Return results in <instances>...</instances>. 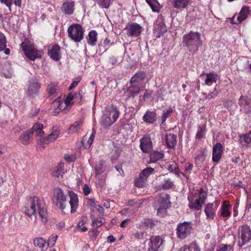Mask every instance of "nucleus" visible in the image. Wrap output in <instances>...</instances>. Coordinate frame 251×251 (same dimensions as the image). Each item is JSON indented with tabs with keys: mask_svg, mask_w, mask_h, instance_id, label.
Here are the masks:
<instances>
[{
	"mask_svg": "<svg viewBox=\"0 0 251 251\" xmlns=\"http://www.w3.org/2000/svg\"><path fill=\"white\" fill-rule=\"evenodd\" d=\"M104 223V220L101 217H99L96 219L92 220V226L95 227L100 226Z\"/></svg>",
	"mask_w": 251,
	"mask_h": 251,
	"instance_id": "3c124183",
	"label": "nucleus"
},
{
	"mask_svg": "<svg viewBox=\"0 0 251 251\" xmlns=\"http://www.w3.org/2000/svg\"><path fill=\"white\" fill-rule=\"evenodd\" d=\"M251 11L249 7L247 6H243L240 13L237 15H235L231 20V23L233 24L238 25L241 23L245 19H246Z\"/></svg>",
	"mask_w": 251,
	"mask_h": 251,
	"instance_id": "4468645a",
	"label": "nucleus"
},
{
	"mask_svg": "<svg viewBox=\"0 0 251 251\" xmlns=\"http://www.w3.org/2000/svg\"><path fill=\"white\" fill-rule=\"evenodd\" d=\"M168 170L172 173L178 175L179 174V169L176 164H172L168 165Z\"/></svg>",
	"mask_w": 251,
	"mask_h": 251,
	"instance_id": "13d9d810",
	"label": "nucleus"
},
{
	"mask_svg": "<svg viewBox=\"0 0 251 251\" xmlns=\"http://www.w3.org/2000/svg\"><path fill=\"white\" fill-rule=\"evenodd\" d=\"M6 39L4 35L0 32V51L4 50L6 47Z\"/></svg>",
	"mask_w": 251,
	"mask_h": 251,
	"instance_id": "603ef678",
	"label": "nucleus"
},
{
	"mask_svg": "<svg viewBox=\"0 0 251 251\" xmlns=\"http://www.w3.org/2000/svg\"><path fill=\"white\" fill-rule=\"evenodd\" d=\"M163 243V240L159 236L151 237L148 247V251H159Z\"/></svg>",
	"mask_w": 251,
	"mask_h": 251,
	"instance_id": "2eb2a0df",
	"label": "nucleus"
},
{
	"mask_svg": "<svg viewBox=\"0 0 251 251\" xmlns=\"http://www.w3.org/2000/svg\"><path fill=\"white\" fill-rule=\"evenodd\" d=\"M206 129V126L205 125H203L201 126H200L199 127V129L198 131L196 137L197 139H201L202 138L205 132Z\"/></svg>",
	"mask_w": 251,
	"mask_h": 251,
	"instance_id": "5fc2aeb1",
	"label": "nucleus"
},
{
	"mask_svg": "<svg viewBox=\"0 0 251 251\" xmlns=\"http://www.w3.org/2000/svg\"><path fill=\"white\" fill-rule=\"evenodd\" d=\"M183 42L189 52L195 53L198 51L199 47L202 45L201 34L198 32H190L183 36Z\"/></svg>",
	"mask_w": 251,
	"mask_h": 251,
	"instance_id": "f257e3e1",
	"label": "nucleus"
},
{
	"mask_svg": "<svg viewBox=\"0 0 251 251\" xmlns=\"http://www.w3.org/2000/svg\"><path fill=\"white\" fill-rule=\"evenodd\" d=\"M32 132L27 130L23 132L20 137V142L24 145L28 144L32 140Z\"/></svg>",
	"mask_w": 251,
	"mask_h": 251,
	"instance_id": "c85d7f7f",
	"label": "nucleus"
},
{
	"mask_svg": "<svg viewBox=\"0 0 251 251\" xmlns=\"http://www.w3.org/2000/svg\"><path fill=\"white\" fill-rule=\"evenodd\" d=\"M190 0H175L173 2V6L177 9H181L186 7Z\"/></svg>",
	"mask_w": 251,
	"mask_h": 251,
	"instance_id": "4c0bfd02",
	"label": "nucleus"
},
{
	"mask_svg": "<svg viewBox=\"0 0 251 251\" xmlns=\"http://www.w3.org/2000/svg\"><path fill=\"white\" fill-rule=\"evenodd\" d=\"M125 30L128 37L137 38L140 35L143 28L136 23H132L127 24Z\"/></svg>",
	"mask_w": 251,
	"mask_h": 251,
	"instance_id": "9d476101",
	"label": "nucleus"
},
{
	"mask_svg": "<svg viewBox=\"0 0 251 251\" xmlns=\"http://www.w3.org/2000/svg\"><path fill=\"white\" fill-rule=\"evenodd\" d=\"M101 8H108L111 4V0H93Z\"/></svg>",
	"mask_w": 251,
	"mask_h": 251,
	"instance_id": "c03bdc74",
	"label": "nucleus"
},
{
	"mask_svg": "<svg viewBox=\"0 0 251 251\" xmlns=\"http://www.w3.org/2000/svg\"><path fill=\"white\" fill-rule=\"evenodd\" d=\"M60 133V129L57 127L54 126L52 128L51 133L49 134L46 138H40L38 141V144L41 145L43 148H44L45 147L43 146V145L54 142L59 137Z\"/></svg>",
	"mask_w": 251,
	"mask_h": 251,
	"instance_id": "ddd939ff",
	"label": "nucleus"
},
{
	"mask_svg": "<svg viewBox=\"0 0 251 251\" xmlns=\"http://www.w3.org/2000/svg\"><path fill=\"white\" fill-rule=\"evenodd\" d=\"M233 247L230 245L222 244L216 251H232Z\"/></svg>",
	"mask_w": 251,
	"mask_h": 251,
	"instance_id": "6e6d98bb",
	"label": "nucleus"
},
{
	"mask_svg": "<svg viewBox=\"0 0 251 251\" xmlns=\"http://www.w3.org/2000/svg\"><path fill=\"white\" fill-rule=\"evenodd\" d=\"M48 92L50 96H54L57 93V86L55 83H50L48 86Z\"/></svg>",
	"mask_w": 251,
	"mask_h": 251,
	"instance_id": "49530a36",
	"label": "nucleus"
},
{
	"mask_svg": "<svg viewBox=\"0 0 251 251\" xmlns=\"http://www.w3.org/2000/svg\"><path fill=\"white\" fill-rule=\"evenodd\" d=\"M146 77V73L143 71H140L136 73L130 79L129 82L133 83L139 82L143 81Z\"/></svg>",
	"mask_w": 251,
	"mask_h": 251,
	"instance_id": "7c9ffc66",
	"label": "nucleus"
},
{
	"mask_svg": "<svg viewBox=\"0 0 251 251\" xmlns=\"http://www.w3.org/2000/svg\"><path fill=\"white\" fill-rule=\"evenodd\" d=\"M43 125L40 123L35 124L32 128L30 130L32 132V134H35L36 136L42 137L44 134V131H43Z\"/></svg>",
	"mask_w": 251,
	"mask_h": 251,
	"instance_id": "cd10ccee",
	"label": "nucleus"
},
{
	"mask_svg": "<svg viewBox=\"0 0 251 251\" xmlns=\"http://www.w3.org/2000/svg\"><path fill=\"white\" fill-rule=\"evenodd\" d=\"M146 180H147L144 178L140 177V176H139V178H137L135 180V185L138 187H144L145 186V182Z\"/></svg>",
	"mask_w": 251,
	"mask_h": 251,
	"instance_id": "864d4df0",
	"label": "nucleus"
},
{
	"mask_svg": "<svg viewBox=\"0 0 251 251\" xmlns=\"http://www.w3.org/2000/svg\"><path fill=\"white\" fill-rule=\"evenodd\" d=\"M174 185V182L170 179L168 178L165 180L162 185V187L164 189H170Z\"/></svg>",
	"mask_w": 251,
	"mask_h": 251,
	"instance_id": "8fccbe9b",
	"label": "nucleus"
},
{
	"mask_svg": "<svg viewBox=\"0 0 251 251\" xmlns=\"http://www.w3.org/2000/svg\"><path fill=\"white\" fill-rule=\"evenodd\" d=\"M157 221L151 219H147L144 222V225L147 228H152L156 224Z\"/></svg>",
	"mask_w": 251,
	"mask_h": 251,
	"instance_id": "09e8293b",
	"label": "nucleus"
},
{
	"mask_svg": "<svg viewBox=\"0 0 251 251\" xmlns=\"http://www.w3.org/2000/svg\"><path fill=\"white\" fill-rule=\"evenodd\" d=\"M80 80L81 78L80 77L75 78L71 85L69 86V89L71 90L75 88L80 82Z\"/></svg>",
	"mask_w": 251,
	"mask_h": 251,
	"instance_id": "bf43d9fd",
	"label": "nucleus"
},
{
	"mask_svg": "<svg viewBox=\"0 0 251 251\" xmlns=\"http://www.w3.org/2000/svg\"><path fill=\"white\" fill-rule=\"evenodd\" d=\"M240 143L243 146L247 147L251 142V130L247 134L239 135Z\"/></svg>",
	"mask_w": 251,
	"mask_h": 251,
	"instance_id": "473e14b6",
	"label": "nucleus"
},
{
	"mask_svg": "<svg viewBox=\"0 0 251 251\" xmlns=\"http://www.w3.org/2000/svg\"><path fill=\"white\" fill-rule=\"evenodd\" d=\"M83 121L79 120L76 121L74 124L72 125L70 127V132L74 133L78 131L82 126Z\"/></svg>",
	"mask_w": 251,
	"mask_h": 251,
	"instance_id": "37998d69",
	"label": "nucleus"
},
{
	"mask_svg": "<svg viewBox=\"0 0 251 251\" xmlns=\"http://www.w3.org/2000/svg\"><path fill=\"white\" fill-rule=\"evenodd\" d=\"M120 154V151L118 150L115 151V155H113L111 157V161L114 163L116 161V160L117 159L118 157L119 156Z\"/></svg>",
	"mask_w": 251,
	"mask_h": 251,
	"instance_id": "69168bd1",
	"label": "nucleus"
},
{
	"mask_svg": "<svg viewBox=\"0 0 251 251\" xmlns=\"http://www.w3.org/2000/svg\"><path fill=\"white\" fill-rule=\"evenodd\" d=\"M206 76V78L204 80V84L205 85L210 86L213 83H216L217 80V75L214 73H210L206 74H201V77L203 76Z\"/></svg>",
	"mask_w": 251,
	"mask_h": 251,
	"instance_id": "a878e982",
	"label": "nucleus"
},
{
	"mask_svg": "<svg viewBox=\"0 0 251 251\" xmlns=\"http://www.w3.org/2000/svg\"><path fill=\"white\" fill-rule=\"evenodd\" d=\"M164 197L165 199H167V202L163 205V206L160 205V207L157 210V214L161 216H163L166 214V209L169 207V205L171 203L169 195H166Z\"/></svg>",
	"mask_w": 251,
	"mask_h": 251,
	"instance_id": "72a5a7b5",
	"label": "nucleus"
},
{
	"mask_svg": "<svg viewBox=\"0 0 251 251\" xmlns=\"http://www.w3.org/2000/svg\"><path fill=\"white\" fill-rule=\"evenodd\" d=\"M91 192L90 188L87 185L85 184L83 187V193L85 195H88Z\"/></svg>",
	"mask_w": 251,
	"mask_h": 251,
	"instance_id": "774afa93",
	"label": "nucleus"
},
{
	"mask_svg": "<svg viewBox=\"0 0 251 251\" xmlns=\"http://www.w3.org/2000/svg\"><path fill=\"white\" fill-rule=\"evenodd\" d=\"M67 196L64 194L62 189L56 188L53 190L52 201L61 210H64L68 202L66 199Z\"/></svg>",
	"mask_w": 251,
	"mask_h": 251,
	"instance_id": "0eeeda50",
	"label": "nucleus"
},
{
	"mask_svg": "<svg viewBox=\"0 0 251 251\" xmlns=\"http://www.w3.org/2000/svg\"><path fill=\"white\" fill-rule=\"evenodd\" d=\"M64 165L60 164L59 166L56 167L52 172V176L56 178L62 177L64 174Z\"/></svg>",
	"mask_w": 251,
	"mask_h": 251,
	"instance_id": "a19ab883",
	"label": "nucleus"
},
{
	"mask_svg": "<svg viewBox=\"0 0 251 251\" xmlns=\"http://www.w3.org/2000/svg\"><path fill=\"white\" fill-rule=\"evenodd\" d=\"M239 240L238 246L242 248L251 239V229L249 226L243 225L239 226L238 229Z\"/></svg>",
	"mask_w": 251,
	"mask_h": 251,
	"instance_id": "423d86ee",
	"label": "nucleus"
},
{
	"mask_svg": "<svg viewBox=\"0 0 251 251\" xmlns=\"http://www.w3.org/2000/svg\"><path fill=\"white\" fill-rule=\"evenodd\" d=\"M21 47L25 52V55L29 60L34 61L37 58H41L42 55V52L38 50L34 46L30 44L22 42Z\"/></svg>",
	"mask_w": 251,
	"mask_h": 251,
	"instance_id": "39448f33",
	"label": "nucleus"
},
{
	"mask_svg": "<svg viewBox=\"0 0 251 251\" xmlns=\"http://www.w3.org/2000/svg\"><path fill=\"white\" fill-rule=\"evenodd\" d=\"M140 148L143 152H149L152 148L151 139L149 136H145L140 140Z\"/></svg>",
	"mask_w": 251,
	"mask_h": 251,
	"instance_id": "6ab92c4d",
	"label": "nucleus"
},
{
	"mask_svg": "<svg viewBox=\"0 0 251 251\" xmlns=\"http://www.w3.org/2000/svg\"><path fill=\"white\" fill-rule=\"evenodd\" d=\"M223 147L220 143H217L213 147L212 160L214 162L218 163L223 153Z\"/></svg>",
	"mask_w": 251,
	"mask_h": 251,
	"instance_id": "aec40b11",
	"label": "nucleus"
},
{
	"mask_svg": "<svg viewBox=\"0 0 251 251\" xmlns=\"http://www.w3.org/2000/svg\"><path fill=\"white\" fill-rule=\"evenodd\" d=\"M193 225L191 222H184L179 224L176 228L178 237L181 239L186 238L190 234Z\"/></svg>",
	"mask_w": 251,
	"mask_h": 251,
	"instance_id": "1a4fd4ad",
	"label": "nucleus"
},
{
	"mask_svg": "<svg viewBox=\"0 0 251 251\" xmlns=\"http://www.w3.org/2000/svg\"><path fill=\"white\" fill-rule=\"evenodd\" d=\"M140 92V88L137 85H130L124 93V95L127 98H134Z\"/></svg>",
	"mask_w": 251,
	"mask_h": 251,
	"instance_id": "5701e85b",
	"label": "nucleus"
},
{
	"mask_svg": "<svg viewBox=\"0 0 251 251\" xmlns=\"http://www.w3.org/2000/svg\"><path fill=\"white\" fill-rule=\"evenodd\" d=\"M132 235L137 239H142L144 237V232L142 231H136L134 232Z\"/></svg>",
	"mask_w": 251,
	"mask_h": 251,
	"instance_id": "680f3d73",
	"label": "nucleus"
},
{
	"mask_svg": "<svg viewBox=\"0 0 251 251\" xmlns=\"http://www.w3.org/2000/svg\"><path fill=\"white\" fill-rule=\"evenodd\" d=\"M207 194L202 189H201L199 194H195L192 198L188 197L189 201V207L195 210L201 209L202 204L205 201Z\"/></svg>",
	"mask_w": 251,
	"mask_h": 251,
	"instance_id": "7ed1b4c3",
	"label": "nucleus"
},
{
	"mask_svg": "<svg viewBox=\"0 0 251 251\" xmlns=\"http://www.w3.org/2000/svg\"><path fill=\"white\" fill-rule=\"evenodd\" d=\"M119 115V111L116 108L106 110L100 122L101 126L105 128L109 127L116 121Z\"/></svg>",
	"mask_w": 251,
	"mask_h": 251,
	"instance_id": "f03ea898",
	"label": "nucleus"
},
{
	"mask_svg": "<svg viewBox=\"0 0 251 251\" xmlns=\"http://www.w3.org/2000/svg\"><path fill=\"white\" fill-rule=\"evenodd\" d=\"M57 238V235L55 236L51 237L49 239V242L48 243V246L50 245L51 246H53L56 243Z\"/></svg>",
	"mask_w": 251,
	"mask_h": 251,
	"instance_id": "052dcab7",
	"label": "nucleus"
},
{
	"mask_svg": "<svg viewBox=\"0 0 251 251\" xmlns=\"http://www.w3.org/2000/svg\"><path fill=\"white\" fill-rule=\"evenodd\" d=\"M87 205L92 206L95 207L96 204L95 201L93 199H87L86 200Z\"/></svg>",
	"mask_w": 251,
	"mask_h": 251,
	"instance_id": "338daca9",
	"label": "nucleus"
},
{
	"mask_svg": "<svg viewBox=\"0 0 251 251\" xmlns=\"http://www.w3.org/2000/svg\"><path fill=\"white\" fill-rule=\"evenodd\" d=\"M48 54L54 60H59L61 57L60 47L58 45H53L51 49L49 50Z\"/></svg>",
	"mask_w": 251,
	"mask_h": 251,
	"instance_id": "393cba45",
	"label": "nucleus"
},
{
	"mask_svg": "<svg viewBox=\"0 0 251 251\" xmlns=\"http://www.w3.org/2000/svg\"><path fill=\"white\" fill-rule=\"evenodd\" d=\"M220 204V201H215L212 203H207L204 208V212L208 219H213L216 214V211Z\"/></svg>",
	"mask_w": 251,
	"mask_h": 251,
	"instance_id": "dca6fc26",
	"label": "nucleus"
},
{
	"mask_svg": "<svg viewBox=\"0 0 251 251\" xmlns=\"http://www.w3.org/2000/svg\"><path fill=\"white\" fill-rule=\"evenodd\" d=\"M0 1L1 3H4L8 7L10 11H11V8L13 2L16 6L19 7H21L22 0H0Z\"/></svg>",
	"mask_w": 251,
	"mask_h": 251,
	"instance_id": "ea45409f",
	"label": "nucleus"
},
{
	"mask_svg": "<svg viewBox=\"0 0 251 251\" xmlns=\"http://www.w3.org/2000/svg\"><path fill=\"white\" fill-rule=\"evenodd\" d=\"M153 30L156 37L158 38L167 31V27L164 23V18L162 15L158 16L154 25Z\"/></svg>",
	"mask_w": 251,
	"mask_h": 251,
	"instance_id": "f8f14e48",
	"label": "nucleus"
},
{
	"mask_svg": "<svg viewBox=\"0 0 251 251\" xmlns=\"http://www.w3.org/2000/svg\"><path fill=\"white\" fill-rule=\"evenodd\" d=\"M143 119L146 123L152 124L156 120V113L154 112L147 111Z\"/></svg>",
	"mask_w": 251,
	"mask_h": 251,
	"instance_id": "2f4dec72",
	"label": "nucleus"
},
{
	"mask_svg": "<svg viewBox=\"0 0 251 251\" xmlns=\"http://www.w3.org/2000/svg\"><path fill=\"white\" fill-rule=\"evenodd\" d=\"M154 171V169L153 168L148 167L143 170L140 173L139 176H140V177L144 178L147 180L148 177L153 173Z\"/></svg>",
	"mask_w": 251,
	"mask_h": 251,
	"instance_id": "79ce46f5",
	"label": "nucleus"
},
{
	"mask_svg": "<svg viewBox=\"0 0 251 251\" xmlns=\"http://www.w3.org/2000/svg\"><path fill=\"white\" fill-rule=\"evenodd\" d=\"M74 99V95L72 93H69L65 99L64 102H61L59 100H55L53 102V105L54 107H57L60 110H64L65 108H63V104L65 105L66 108H67L68 107L71 106L73 102H72V100Z\"/></svg>",
	"mask_w": 251,
	"mask_h": 251,
	"instance_id": "a211bd4d",
	"label": "nucleus"
},
{
	"mask_svg": "<svg viewBox=\"0 0 251 251\" xmlns=\"http://www.w3.org/2000/svg\"><path fill=\"white\" fill-rule=\"evenodd\" d=\"M173 111V108L170 107L168 109L166 110H164L163 115L161 117V119L162 121V123H164L166 120L167 118L170 116V114L172 113Z\"/></svg>",
	"mask_w": 251,
	"mask_h": 251,
	"instance_id": "4d7b16f0",
	"label": "nucleus"
},
{
	"mask_svg": "<svg viewBox=\"0 0 251 251\" xmlns=\"http://www.w3.org/2000/svg\"><path fill=\"white\" fill-rule=\"evenodd\" d=\"M164 156V154L158 151H153L150 154V160L149 163H154L162 159Z\"/></svg>",
	"mask_w": 251,
	"mask_h": 251,
	"instance_id": "58836bf2",
	"label": "nucleus"
},
{
	"mask_svg": "<svg viewBox=\"0 0 251 251\" xmlns=\"http://www.w3.org/2000/svg\"><path fill=\"white\" fill-rule=\"evenodd\" d=\"M46 243V241L43 238L38 237L36 238L33 240L34 245L38 247L40 249H43L45 246V244Z\"/></svg>",
	"mask_w": 251,
	"mask_h": 251,
	"instance_id": "a18cd8bd",
	"label": "nucleus"
},
{
	"mask_svg": "<svg viewBox=\"0 0 251 251\" xmlns=\"http://www.w3.org/2000/svg\"><path fill=\"white\" fill-rule=\"evenodd\" d=\"M75 3L73 1H67L63 4L61 10L67 15H72L74 11Z\"/></svg>",
	"mask_w": 251,
	"mask_h": 251,
	"instance_id": "bb28decb",
	"label": "nucleus"
},
{
	"mask_svg": "<svg viewBox=\"0 0 251 251\" xmlns=\"http://www.w3.org/2000/svg\"><path fill=\"white\" fill-rule=\"evenodd\" d=\"M36 201L32 200L31 197L29 199L27 202L26 203L25 206V213L29 217H31L33 215L35 214V204Z\"/></svg>",
	"mask_w": 251,
	"mask_h": 251,
	"instance_id": "412c9836",
	"label": "nucleus"
},
{
	"mask_svg": "<svg viewBox=\"0 0 251 251\" xmlns=\"http://www.w3.org/2000/svg\"><path fill=\"white\" fill-rule=\"evenodd\" d=\"M105 162L103 161L98 162L95 166V173L96 175H100L105 171Z\"/></svg>",
	"mask_w": 251,
	"mask_h": 251,
	"instance_id": "e433bc0d",
	"label": "nucleus"
},
{
	"mask_svg": "<svg viewBox=\"0 0 251 251\" xmlns=\"http://www.w3.org/2000/svg\"><path fill=\"white\" fill-rule=\"evenodd\" d=\"M231 205L227 201H224L220 210V216L223 218H227L231 215Z\"/></svg>",
	"mask_w": 251,
	"mask_h": 251,
	"instance_id": "b1692460",
	"label": "nucleus"
},
{
	"mask_svg": "<svg viewBox=\"0 0 251 251\" xmlns=\"http://www.w3.org/2000/svg\"><path fill=\"white\" fill-rule=\"evenodd\" d=\"M97 36L98 33L95 30H91L86 37L88 44L91 46L96 45L97 41Z\"/></svg>",
	"mask_w": 251,
	"mask_h": 251,
	"instance_id": "c756f323",
	"label": "nucleus"
},
{
	"mask_svg": "<svg viewBox=\"0 0 251 251\" xmlns=\"http://www.w3.org/2000/svg\"><path fill=\"white\" fill-rule=\"evenodd\" d=\"M32 201H36L35 204V214L37 213L41 217L42 221L43 223H46L48 221V214L44 201L42 199H40L37 197L34 196L31 197Z\"/></svg>",
	"mask_w": 251,
	"mask_h": 251,
	"instance_id": "6e6552de",
	"label": "nucleus"
},
{
	"mask_svg": "<svg viewBox=\"0 0 251 251\" xmlns=\"http://www.w3.org/2000/svg\"><path fill=\"white\" fill-rule=\"evenodd\" d=\"M166 143L169 148H172L176 144V136L174 134H166L165 136Z\"/></svg>",
	"mask_w": 251,
	"mask_h": 251,
	"instance_id": "f704fd0d",
	"label": "nucleus"
},
{
	"mask_svg": "<svg viewBox=\"0 0 251 251\" xmlns=\"http://www.w3.org/2000/svg\"><path fill=\"white\" fill-rule=\"evenodd\" d=\"M70 198L69 204L71 207V212L74 213L77 208L78 204V199L77 196L73 191H69Z\"/></svg>",
	"mask_w": 251,
	"mask_h": 251,
	"instance_id": "4be33fe9",
	"label": "nucleus"
},
{
	"mask_svg": "<svg viewBox=\"0 0 251 251\" xmlns=\"http://www.w3.org/2000/svg\"><path fill=\"white\" fill-rule=\"evenodd\" d=\"M146 2L149 5L152 11L154 12H159L161 6L157 0H146Z\"/></svg>",
	"mask_w": 251,
	"mask_h": 251,
	"instance_id": "c9c22d12",
	"label": "nucleus"
},
{
	"mask_svg": "<svg viewBox=\"0 0 251 251\" xmlns=\"http://www.w3.org/2000/svg\"><path fill=\"white\" fill-rule=\"evenodd\" d=\"M41 87V84L37 79L32 78L28 81L26 93L28 97L33 98L37 95Z\"/></svg>",
	"mask_w": 251,
	"mask_h": 251,
	"instance_id": "9b49d317",
	"label": "nucleus"
},
{
	"mask_svg": "<svg viewBox=\"0 0 251 251\" xmlns=\"http://www.w3.org/2000/svg\"><path fill=\"white\" fill-rule=\"evenodd\" d=\"M240 111L245 114L251 113V100L245 96H241L239 99Z\"/></svg>",
	"mask_w": 251,
	"mask_h": 251,
	"instance_id": "f3484780",
	"label": "nucleus"
},
{
	"mask_svg": "<svg viewBox=\"0 0 251 251\" xmlns=\"http://www.w3.org/2000/svg\"><path fill=\"white\" fill-rule=\"evenodd\" d=\"M166 195H169L168 194H163L161 195L158 200V203L160 205L163 206V205L167 202V199H165L164 196Z\"/></svg>",
	"mask_w": 251,
	"mask_h": 251,
	"instance_id": "e2e57ef3",
	"label": "nucleus"
},
{
	"mask_svg": "<svg viewBox=\"0 0 251 251\" xmlns=\"http://www.w3.org/2000/svg\"><path fill=\"white\" fill-rule=\"evenodd\" d=\"M215 91H216L215 88L214 89V91L206 96V98L209 100L215 99L217 96V93L215 92Z\"/></svg>",
	"mask_w": 251,
	"mask_h": 251,
	"instance_id": "0e129e2a",
	"label": "nucleus"
},
{
	"mask_svg": "<svg viewBox=\"0 0 251 251\" xmlns=\"http://www.w3.org/2000/svg\"><path fill=\"white\" fill-rule=\"evenodd\" d=\"M199 246L195 242L191 243L188 247H184L180 251H200Z\"/></svg>",
	"mask_w": 251,
	"mask_h": 251,
	"instance_id": "de8ad7c7",
	"label": "nucleus"
},
{
	"mask_svg": "<svg viewBox=\"0 0 251 251\" xmlns=\"http://www.w3.org/2000/svg\"><path fill=\"white\" fill-rule=\"evenodd\" d=\"M68 37L77 43L81 41L84 37V30L82 26L77 24H73L68 28Z\"/></svg>",
	"mask_w": 251,
	"mask_h": 251,
	"instance_id": "20e7f679",
	"label": "nucleus"
}]
</instances>
